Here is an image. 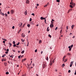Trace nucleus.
<instances>
[{"instance_id": "nucleus-1", "label": "nucleus", "mask_w": 76, "mask_h": 76, "mask_svg": "<svg viewBox=\"0 0 76 76\" xmlns=\"http://www.w3.org/2000/svg\"><path fill=\"white\" fill-rule=\"evenodd\" d=\"M46 67H47V63L46 62H44L43 64V69H44Z\"/></svg>"}, {"instance_id": "nucleus-2", "label": "nucleus", "mask_w": 76, "mask_h": 76, "mask_svg": "<svg viewBox=\"0 0 76 76\" xmlns=\"http://www.w3.org/2000/svg\"><path fill=\"white\" fill-rule=\"evenodd\" d=\"M50 28H53L54 27V25L53 24H50Z\"/></svg>"}, {"instance_id": "nucleus-3", "label": "nucleus", "mask_w": 76, "mask_h": 76, "mask_svg": "<svg viewBox=\"0 0 76 76\" xmlns=\"http://www.w3.org/2000/svg\"><path fill=\"white\" fill-rule=\"evenodd\" d=\"M72 4H72V5L73 7H75V3H73V2L72 3Z\"/></svg>"}, {"instance_id": "nucleus-4", "label": "nucleus", "mask_w": 76, "mask_h": 76, "mask_svg": "<svg viewBox=\"0 0 76 76\" xmlns=\"http://www.w3.org/2000/svg\"><path fill=\"white\" fill-rule=\"evenodd\" d=\"M22 35V37H23V38H24V37H25V34H24L23 33L22 34H21Z\"/></svg>"}, {"instance_id": "nucleus-5", "label": "nucleus", "mask_w": 76, "mask_h": 76, "mask_svg": "<svg viewBox=\"0 0 76 76\" xmlns=\"http://www.w3.org/2000/svg\"><path fill=\"white\" fill-rule=\"evenodd\" d=\"M26 3L27 4H28V3H29V1L28 0H26Z\"/></svg>"}, {"instance_id": "nucleus-6", "label": "nucleus", "mask_w": 76, "mask_h": 76, "mask_svg": "<svg viewBox=\"0 0 76 76\" xmlns=\"http://www.w3.org/2000/svg\"><path fill=\"white\" fill-rule=\"evenodd\" d=\"M72 9H70V10H69L68 11V13H69V12H71V11H72Z\"/></svg>"}, {"instance_id": "nucleus-7", "label": "nucleus", "mask_w": 76, "mask_h": 76, "mask_svg": "<svg viewBox=\"0 0 76 76\" xmlns=\"http://www.w3.org/2000/svg\"><path fill=\"white\" fill-rule=\"evenodd\" d=\"M68 48H69V51H71V50H72V48H70V46H69L68 47Z\"/></svg>"}, {"instance_id": "nucleus-8", "label": "nucleus", "mask_w": 76, "mask_h": 76, "mask_svg": "<svg viewBox=\"0 0 76 76\" xmlns=\"http://www.w3.org/2000/svg\"><path fill=\"white\" fill-rule=\"evenodd\" d=\"M47 30L48 31H48H50V29H49V27H48Z\"/></svg>"}, {"instance_id": "nucleus-9", "label": "nucleus", "mask_w": 76, "mask_h": 76, "mask_svg": "<svg viewBox=\"0 0 76 76\" xmlns=\"http://www.w3.org/2000/svg\"><path fill=\"white\" fill-rule=\"evenodd\" d=\"M1 60H2V61H5L6 60L5 59L3 58V59H2Z\"/></svg>"}, {"instance_id": "nucleus-10", "label": "nucleus", "mask_w": 76, "mask_h": 76, "mask_svg": "<svg viewBox=\"0 0 76 76\" xmlns=\"http://www.w3.org/2000/svg\"><path fill=\"white\" fill-rule=\"evenodd\" d=\"M11 12L12 13H14V11L13 10H11Z\"/></svg>"}, {"instance_id": "nucleus-11", "label": "nucleus", "mask_w": 76, "mask_h": 76, "mask_svg": "<svg viewBox=\"0 0 76 76\" xmlns=\"http://www.w3.org/2000/svg\"><path fill=\"white\" fill-rule=\"evenodd\" d=\"M50 66H51V65H52V61H51V60H50Z\"/></svg>"}, {"instance_id": "nucleus-12", "label": "nucleus", "mask_w": 76, "mask_h": 76, "mask_svg": "<svg viewBox=\"0 0 76 76\" xmlns=\"http://www.w3.org/2000/svg\"><path fill=\"white\" fill-rule=\"evenodd\" d=\"M14 56L13 55H12L11 56H10V57H11L12 58H13V56Z\"/></svg>"}, {"instance_id": "nucleus-13", "label": "nucleus", "mask_w": 76, "mask_h": 76, "mask_svg": "<svg viewBox=\"0 0 76 76\" xmlns=\"http://www.w3.org/2000/svg\"><path fill=\"white\" fill-rule=\"evenodd\" d=\"M74 26H75V25H72L71 26L72 29H73V27H74Z\"/></svg>"}, {"instance_id": "nucleus-14", "label": "nucleus", "mask_w": 76, "mask_h": 76, "mask_svg": "<svg viewBox=\"0 0 76 76\" xmlns=\"http://www.w3.org/2000/svg\"><path fill=\"white\" fill-rule=\"evenodd\" d=\"M65 66V65H64V64H63L62 66V67H64V66Z\"/></svg>"}, {"instance_id": "nucleus-15", "label": "nucleus", "mask_w": 76, "mask_h": 76, "mask_svg": "<svg viewBox=\"0 0 76 76\" xmlns=\"http://www.w3.org/2000/svg\"><path fill=\"white\" fill-rule=\"evenodd\" d=\"M73 0H71V3H70V4H72V3H73Z\"/></svg>"}, {"instance_id": "nucleus-16", "label": "nucleus", "mask_w": 76, "mask_h": 76, "mask_svg": "<svg viewBox=\"0 0 76 76\" xmlns=\"http://www.w3.org/2000/svg\"><path fill=\"white\" fill-rule=\"evenodd\" d=\"M56 1L57 2H58V3H60V0H57Z\"/></svg>"}, {"instance_id": "nucleus-17", "label": "nucleus", "mask_w": 76, "mask_h": 76, "mask_svg": "<svg viewBox=\"0 0 76 76\" xmlns=\"http://www.w3.org/2000/svg\"><path fill=\"white\" fill-rule=\"evenodd\" d=\"M9 45H10V47H11L12 46V44H11V43H10V42L9 44Z\"/></svg>"}, {"instance_id": "nucleus-18", "label": "nucleus", "mask_w": 76, "mask_h": 76, "mask_svg": "<svg viewBox=\"0 0 76 76\" xmlns=\"http://www.w3.org/2000/svg\"><path fill=\"white\" fill-rule=\"evenodd\" d=\"M24 52H25V51L24 50H23V51H22L21 52L22 54H23V53H24Z\"/></svg>"}, {"instance_id": "nucleus-19", "label": "nucleus", "mask_w": 76, "mask_h": 76, "mask_svg": "<svg viewBox=\"0 0 76 76\" xmlns=\"http://www.w3.org/2000/svg\"><path fill=\"white\" fill-rule=\"evenodd\" d=\"M25 15H27V14H27V11H26L25 12Z\"/></svg>"}, {"instance_id": "nucleus-20", "label": "nucleus", "mask_w": 76, "mask_h": 76, "mask_svg": "<svg viewBox=\"0 0 76 76\" xmlns=\"http://www.w3.org/2000/svg\"><path fill=\"white\" fill-rule=\"evenodd\" d=\"M46 60H47V61H48V57H47V58H46Z\"/></svg>"}, {"instance_id": "nucleus-21", "label": "nucleus", "mask_w": 76, "mask_h": 76, "mask_svg": "<svg viewBox=\"0 0 76 76\" xmlns=\"http://www.w3.org/2000/svg\"><path fill=\"white\" fill-rule=\"evenodd\" d=\"M2 39L3 40H4V41H7V40H6V39H3L2 38Z\"/></svg>"}, {"instance_id": "nucleus-22", "label": "nucleus", "mask_w": 76, "mask_h": 76, "mask_svg": "<svg viewBox=\"0 0 76 76\" xmlns=\"http://www.w3.org/2000/svg\"><path fill=\"white\" fill-rule=\"evenodd\" d=\"M27 26H28V28H29V26H30V24H27Z\"/></svg>"}, {"instance_id": "nucleus-23", "label": "nucleus", "mask_w": 76, "mask_h": 76, "mask_svg": "<svg viewBox=\"0 0 76 76\" xmlns=\"http://www.w3.org/2000/svg\"><path fill=\"white\" fill-rule=\"evenodd\" d=\"M73 47V45H72L71 46H70V48H72Z\"/></svg>"}, {"instance_id": "nucleus-24", "label": "nucleus", "mask_w": 76, "mask_h": 76, "mask_svg": "<svg viewBox=\"0 0 76 76\" xmlns=\"http://www.w3.org/2000/svg\"><path fill=\"white\" fill-rule=\"evenodd\" d=\"M21 41L22 42H24L25 41V39H24L23 40V39H22Z\"/></svg>"}, {"instance_id": "nucleus-25", "label": "nucleus", "mask_w": 76, "mask_h": 76, "mask_svg": "<svg viewBox=\"0 0 76 76\" xmlns=\"http://www.w3.org/2000/svg\"><path fill=\"white\" fill-rule=\"evenodd\" d=\"M9 72H6V75H9Z\"/></svg>"}, {"instance_id": "nucleus-26", "label": "nucleus", "mask_w": 76, "mask_h": 76, "mask_svg": "<svg viewBox=\"0 0 76 76\" xmlns=\"http://www.w3.org/2000/svg\"><path fill=\"white\" fill-rule=\"evenodd\" d=\"M43 17H41L40 18V19H41V20H43Z\"/></svg>"}, {"instance_id": "nucleus-27", "label": "nucleus", "mask_w": 76, "mask_h": 76, "mask_svg": "<svg viewBox=\"0 0 76 76\" xmlns=\"http://www.w3.org/2000/svg\"><path fill=\"white\" fill-rule=\"evenodd\" d=\"M19 44H20V43L19 42H18V43H17L16 44L17 45H19Z\"/></svg>"}, {"instance_id": "nucleus-28", "label": "nucleus", "mask_w": 76, "mask_h": 76, "mask_svg": "<svg viewBox=\"0 0 76 76\" xmlns=\"http://www.w3.org/2000/svg\"><path fill=\"white\" fill-rule=\"evenodd\" d=\"M73 61H71V62L70 63V64L71 65H73Z\"/></svg>"}, {"instance_id": "nucleus-29", "label": "nucleus", "mask_w": 76, "mask_h": 76, "mask_svg": "<svg viewBox=\"0 0 76 76\" xmlns=\"http://www.w3.org/2000/svg\"><path fill=\"white\" fill-rule=\"evenodd\" d=\"M69 6L71 8H73V6L72 5H70Z\"/></svg>"}, {"instance_id": "nucleus-30", "label": "nucleus", "mask_w": 76, "mask_h": 76, "mask_svg": "<svg viewBox=\"0 0 76 76\" xmlns=\"http://www.w3.org/2000/svg\"><path fill=\"white\" fill-rule=\"evenodd\" d=\"M15 43H16V42H15V41L13 42V44H15Z\"/></svg>"}, {"instance_id": "nucleus-31", "label": "nucleus", "mask_w": 76, "mask_h": 76, "mask_svg": "<svg viewBox=\"0 0 76 76\" xmlns=\"http://www.w3.org/2000/svg\"><path fill=\"white\" fill-rule=\"evenodd\" d=\"M52 48H53V47H52V46L50 47V49L51 50Z\"/></svg>"}, {"instance_id": "nucleus-32", "label": "nucleus", "mask_w": 76, "mask_h": 76, "mask_svg": "<svg viewBox=\"0 0 76 76\" xmlns=\"http://www.w3.org/2000/svg\"><path fill=\"white\" fill-rule=\"evenodd\" d=\"M55 58L53 61L52 62L53 63H54L55 62Z\"/></svg>"}, {"instance_id": "nucleus-33", "label": "nucleus", "mask_w": 76, "mask_h": 76, "mask_svg": "<svg viewBox=\"0 0 76 76\" xmlns=\"http://www.w3.org/2000/svg\"><path fill=\"white\" fill-rule=\"evenodd\" d=\"M51 24H54V22H53V21H51Z\"/></svg>"}, {"instance_id": "nucleus-34", "label": "nucleus", "mask_w": 76, "mask_h": 76, "mask_svg": "<svg viewBox=\"0 0 76 76\" xmlns=\"http://www.w3.org/2000/svg\"><path fill=\"white\" fill-rule=\"evenodd\" d=\"M48 37H50V38H51V35L50 34L48 35Z\"/></svg>"}, {"instance_id": "nucleus-35", "label": "nucleus", "mask_w": 76, "mask_h": 76, "mask_svg": "<svg viewBox=\"0 0 76 76\" xmlns=\"http://www.w3.org/2000/svg\"><path fill=\"white\" fill-rule=\"evenodd\" d=\"M26 74H24V75H22V76H26Z\"/></svg>"}, {"instance_id": "nucleus-36", "label": "nucleus", "mask_w": 76, "mask_h": 76, "mask_svg": "<svg viewBox=\"0 0 76 76\" xmlns=\"http://www.w3.org/2000/svg\"><path fill=\"white\" fill-rule=\"evenodd\" d=\"M12 28L13 29H15V26H13V27H12Z\"/></svg>"}, {"instance_id": "nucleus-37", "label": "nucleus", "mask_w": 76, "mask_h": 76, "mask_svg": "<svg viewBox=\"0 0 76 76\" xmlns=\"http://www.w3.org/2000/svg\"><path fill=\"white\" fill-rule=\"evenodd\" d=\"M31 15H33V16H35V14H34V13H33L31 14Z\"/></svg>"}, {"instance_id": "nucleus-38", "label": "nucleus", "mask_w": 76, "mask_h": 76, "mask_svg": "<svg viewBox=\"0 0 76 76\" xmlns=\"http://www.w3.org/2000/svg\"><path fill=\"white\" fill-rule=\"evenodd\" d=\"M32 66H34V67L35 66V64H34V63L32 64Z\"/></svg>"}, {"instance_id": "nucleus-39", "label": "nucleus", "mask_w": 76, "mask_h": 76, "mask_svg": "<svg viewBox=\"0 0 76 76\" xmlns=\"http://www.w3.org/2000/svg\"><path fill=\"white\" fill-rule=\"evenodd\" d=\"M35 53H37V49H36V50H35Z\"/></svg>"}, {"instance_id": "nucleus-40", "label": "nucleus", "mask_w": 76, "mask_h": 76, "mask_svg": "<svg viewBox=\"0 0 76 76\" xmlns=\"http://www.w3.org/2000/svg\"><path fill=\"white\" fill-rule=\"evenodd\" d=\"M66 28V30H68V29H69L68 26H67Z\"/></svg>"}, {"instance_id": "nucleus-41", "label": "nucleus", "mask_w": 76, "mask_h": 76, "mask_svg": "<svg viewBox=\"0 0 76 76\" xmlns=\"http://www.w3.org/2000/svg\"><path fill=\"white\" fill-rule=\"evenodd\" d=\"M29 21L31 22V21H32V18H30L29 20Z\"/></svg>"}, {"instance_id": "nucleus-42", "label": "nucleus", "mask_w": 76, "mask_h": 76, "mask_svg": "<svg viewBox=\"0 0 76 76\" xmlns=\"http://www.w3.org/2000/svg\"><path fill=\"white\" fill-rule=\"evenodd\" d=\"M51 21H52V22H54V20L53 19H52V20Z\"/></svg>"}, {"instance_id": "nucleus-43", "label": "nucleus", "mask_w": 76, "mask_h": 76, "mask_svg": "<svg viewBox=\"0 0 76 76\" xmlns=\"http://www.w3.org/2000/svg\"><path fill=\"white\" fill-rule=\"evenodd\" d=\"M67 59H65V61H64V62H66V61H67Z\"/></svg>"}, {"instance_id": "nucleus-44", "label": "nucleus", "mask_w": 76, "mask_h": 76, "mask_svg": "<svg viewBox=\"0 0 76 76\" xmlns=\"http://www.w3.org/2000/svg\"><path fill=\"white\" fill-rule=\"evenodd\" d=\"M47 4L45 5V6H44V7H47Z\"/></svg>"}, {"instance_id": "nucleus-45", "label": "nucleus", "mask_w": 76, "mask_h": 76, "mask_svg": "<svg viewBox=\"0 0 76 76\" xmlns=\"http://www.w3.org/2000/svg\"><path fill=\"white\" fill-rule=\"evenodd\" d=\"M4 64L5 66H7V65H6V64H7V63H4Z\"/></svg>"}, {"instance_id": "nucleus-46", "label": "nucleus", "mask_w": 76, "mask_h": 76, "mask_svg": "<svg viewBox=\"0 0 76 76\" xmlns=\"http://www.w3.org/2000/svg\"><path fill=\"white\" fill-rule=\"evenodd\" d=\"M21 56V55H20V56H18V58H20V56Z\"/></svg>"}, {"instance_id": "nucleus-47", "label": "nucleus", "mask_w": 76, "mask_h": 76, "mask_svg": "<svg viewBox=\"0 0 76 76\" xmlns=\"http://www.w3.org/2000/svg\"><path fill=\"white\" fill-rule=\"evenodd\" d=\"M39 43H41V42H42V41H41V40H40L39 41Z\"/></svg>"}, {"instance_id": "nucleus-48", "label": "nucleus", "mask_w": 76, "mask_h": 76, "mask_svg": "<svg viewBox=\"0 0 76 76\" xmlns=\"http://www.w3.org/2000/svg\"><path fill=\"white\" fill-rule=\"evenodd\" d=\"M13 47H16V44H15V45H13Z\"/></svg>"}, {"instance_id": "nucleus-49", "label": "nucleus", "mask_w": 76, "mask_h": 76, "mask_svg": "<svg viewBox=\"0 0 76 76\" xmlns=\"http://www.w3.org/2000/svg\"><path fill=\"white\" fill-rule=\"evenodd\" d=\"M5 16H6V17H7V14H5Z\"/></svg>"}, {"instance_id": "nucleus-50", "label": "nucleus", "mask_w": 76, "mask_h": 76, "mask_svg": "<svg viewBox=\"0 0 76 76\" xmlns=\"http://www.w3.org/2000/svg\"><path fill=\"white\" fill-rule=\"evenodd\" d=\"M71 72V71H70V70H69L68 71V73H70Z\"/></svg>"}, {"instance_id": "nucleus-51", "label": "nucleus", "mask_w": 76, "mask_h": 76, "mask_svg": "<svg viewBox=\"0 0 76 76\" xmlns=\"http://www.w3.org/2000/svg\"><path fill=\"white\" fill-rule=\"evenodd\" d=\"M29 46V42H28V44L27 45V46Z\"/></svg>"}, {"instance_id": "nucleus-52", "label": "nucleus", "mask_w": 76, "mask_h": 76, "mask_svg": "<svg viewBox=\"0 0 76 76\" xmlns=\"http://www.w3.org/2000/svg\"><path fill=\"white\" fill-rule=\"evenodd\" d=\"M57 28H58V27H56V28H55V30H57Z\"/></svg>"}, {"instance_id": "nucleus-53", "label": "nucleus", "mask_w": 76, "mask_h": 76, "mask_svg": "<svg viewBox=\"0 0 76 76\" xmlns=\"http://www.w3.org/2000/svg\"><path fill=\"white\" fill-rule=\"evenodd\" d=\"M62 32V30H61L60 31V33L61 34Z\"/></svg>"}, {"instance_id": "nucleus-54", "label": "nucleus", "mask_w": 76, "mask_h": 76, "mask_svg": "<svg viewBox=\"0 0 76 76\" xmlns=\"http://www.w3.org/2000/svg\"><path fill=\"white\" fill-rule=\"evenodd\" d=\"M39 26V24H37V25H36L37 26Z\"/></svg>"}, {"instance_id": "nucleus-55", "label": "nucleus", "mask_w": 76, "mask_h": 76, "mask_svg": "<svg viewBox=\"0 0 76 76\" xmlns=\"http://www.w3.org/2000/svg\"><path fill=\"white\" fill-rule=\"evenodd\" d=\"M68 55H71V54L70 53H68Z\"/></svg>"}, {"instance_id": "nucleus-56", "label": "nucleus", "mask_w": 76, "mask_h": 76, "mask_svg": "<svg viewBox=\"0 0 76 76\" xmlns=\"http://www.w3.org/2000/svg\"><path fill=\"white\" fill-rule=\"evenodd\" d=\"M12 51H13V52H15V50H13Z\"/></svg>"}, {"instance_id": "nucleus-57", "label": "nucleus", "mask_w": 76, "mask_h": 76, "mask_svg": "<svg viewBox=\"0 0 76 76\" xmlns=\"http://www.w3.org/2000/svg\"><path fill=\"white\" fill-rule=\"evenodd\" d=\"M7 13V14H10L9 11H8Z\"/></svg>"}, {"instance_id": "nucleus-58", "label": "nucleus", "mask_w": 76, "mask_h": 76, "mask_svg": "<svg viewBox=\"0 0 76 76\" xmlns=\"http://www.w3.org/2000/svg\"><path fill=\"white\" fill-rule=\"evenodd\" d=\"M22 25H20L19 27L20 28H21V27H22Z\"/></svg>"}, {"instance_id": "nucleus-59", "label": "nucleus", "mask_w": 76, "mask_h": 76, "mask_svg": "<svg viewBox=\"0 0 76 76\" xmlns=\"http://www.w3.org/2000/svg\"><path fill=\"white\" fill-rule=\"evenodd\" d=\"M8 53V52H5V54H7Z\"/></svg>"}, {"instance_id": "nucleus-60", "label": "nucleus", "mask_w": 76, "mask_h": 76, "mask_svg": "<svg viewBox=\"0 0 76 76\" xmlns=\"http://www.w3.org/2000/svg\"><path fill=\"white\" fill-rule=\"evenodd\" d=\"M72 65L70 64V67H72Z\"/></svg>"}, {"instance_id": "nucleus-61", "label": "nucleus", "mask_w": 76, "mask_h": 76, "mask_svg": "<svg viewBox=\"0 0 76 76\" xmlns=\"http://www.w3.org/2000/svg\"><path fill=\"white\" fill-rule=\"evenodd\" d=\"M3 43H4V44L5 43V41H3Z\"/></svg>"}, {"instance_id": "nucleus-62", "label": "nucleus", "mask_w": 76, "mask_h": 76, "mask_svg": "<svg viewBox=\"0 0 76 76\" xmlns=\"http://www.w3.org/2000/svg\"><path fill=\"white\" fill-rule=\"evenodd\" d=\"M2 15L3 16H4V13H2Z\"/></svg>"}, {"instance_id": "nucleus-63", "label": "nucleus", "mask_w": 76, "mask_h": 76, "mask_svg": "<svg viewBox=\"0 0 76 76\" xmlns=\"http://www.w3.org/2000/svg\"><path fill=\"white\" fill-rule=\"evenodd\" d=\"M37 6H39V4H37Z\"/></svg>"}, {"instance_id": "nucleus-64", "label": "nucleus", "mask_w": 76, "mask_h": 76, "mask_svg": "<svg viewBox=\"0 0 76 76\" xmlns=\"http://www.w3.org/2000/svg\"><path fill=\"white\" fill-rule=\"evenodd\" d=\"M7 51H9V49H7Z\"/></svg>"}]
</instances>
